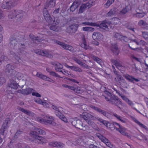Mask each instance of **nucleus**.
<instances>
[{
  "label": "nucleus",
  "instance_id": "338daca9",
  "mask_svg": "<svg viewBox=\"0 0 148 148\" xmlns=\"http://www.w3.org/2000/svg\"><path fill=\"white\" fill-rule=\"evenodd\" d=\"M121 97L122 98L123 100L125 101L126 102H127L129 99L126 97L124 96H121Z\"/></svg>",
  "mask_w": 148,
  "mask_h": 148
},
{
  "label": "nucleus",
  "instance_id": "8fccbe9b",
  "mask_svg": "<svg viewBox=\"0 0 148 148\" xmlns=\"http://www.w3.org/2000/svg\"><path fill=\"white\" fill-rule=\"evenodd\" d=\"M75 92L78 94H81L83 92V90L79 87L76 88Z\"/></svg>",
  "mask_w": 148,
  "mask_h": 148
},
{
  "label": "nucleus",
  "instance_id": "0e129e2a",
  "mask_svg": "<svg viewBox=\"0 0 148 148\" xmlns=\"http://www.w3.org/2000/svg\"><path fill=\"white\" fill-rule=\"evenodd\" d=\"M23 132L22 131H21L20 130H18L17 132L15 134V136H18L19 135L22 134Z\"/></svg>",
  "mask_w": 148,
  "mask_h": 148
},
{
  "label": "nucleus",
  "instance_id": "20e7f679",
  "mask_svg": "<svg viewBox=\"0 0 148 148\" xmlns=\"http://www.w3.org/2000/svg\"><path fill=\"white\" fill-rule=\"evenodd\" d=\"M45 134V132L44 130L38 128H35L34 131H31L30 132V135L34 138L32 141L36 143H39L40 142H42V143H45L46 140L45 138L37 135V134L44 135Z\"/></svg>",
  "mask_w": 148,
  "mask_h": 148
},
{
  "label": "nucleus",
  "instance_id": "6e6d98bb",
  "mask_svg": "<svg viewBox=\"0 0 148 148\" xmlns=\"http://www.w3.org/2000/svg\"><path fill=\"white\" fill-rule=\"evenodd\" d=\"M5 79L3 77H0V86L5 82Z\"/></svg>",
  "mask_w": 148,
  "mask_h": 148
},
{
  "label": "nucleus",
  "instance_id": "f257e3e1",
  "mask_svg": "<svg viewBox=\"0 0 148 148\" xmlns=\"http://www.w3.org/2000/svg\"><path fill=\"white\" fill-rule=\"evenodd\" d=\"M11 37L10 40V46L12 47H14L13 51L11 52V55L13 57V62L14 64L13 65H11L10 64H7L6 66L5 72L6 74L10 75L13 77H18V75L21 74L14 70L15 68L16 64H21L23 62L21 58L24 55V50L25 49V45L24 44H21L19 47L18 44V40H19V42L21 41H24V37L22 35H20L18 36V34L16 33L14 34Z\"/></svg>",
  "mask_w": 148,
  "mask_h": 148
},
{
  "label": "nucleus",
  "instance_id": "f3484780",
  "mask_svg": "<svg viewBox=\"0 0 148 148\" xmlns=\"http://www.w3.org/2000/svg\"><path fill=\"white\" fill-rule=\"evenodd\" d=\"M77 25H72L68 27L67 29L68 32L69 33H75L77 29Z\"/></svg>",
  "mask_w": 148,
  "mask_h": 148
},
{
  "label": "nucleus",
  "instance_id": "3c124183",
  "mask_svg": "<svg viewBox=\"0 0 148 148\" xmlns=\"http://www.w3.org/2000/svg\"><path fill=\"white\" fill-rule=\"evenodd\" d=\"M142 35L144 38L147 40L148 41V32H144L142 33Z\"/></svg>",
  "mask_w": 148,
  "mask_h": 148
},
{
  "label": "nucleus",
  "instance_id": "f03ea898",
  "mask_svg": "<svg viewBox=\"0 0 148 148\" xmlns=\"http://www.w3.org/2000/svg\"><path fill=\"white\" fill-rule=\"evenodd\" d=\"M40 23L37 22L36 21L32 20L30 25L32 26V27L39 30L40 33H38L39 35L36 37L32 34L29 35L31 39L36 43H45L49 41V38L47 35L51 36L52 33L47 29L44 28L41 25Z\"/></svg>",
  "mask_w": 148,
  "mask_h": 148
},
{
  "label": "nucleus",
  "instance_id": "0eeeda50",
  "mask_svg": "<svg viewBox=\"0 0 148 148\" xmlns=\"http://www.w3.org/2000/svg\"><path fill=\"white\" fill-rule=\"evenodd\" d=\"M52 108L55 110V113L56 115L58 116L61 120H67V119L64 115L62 113L61 111L62 110V107H57L53 105Z\"/></svg>",
  "mask_w": 148,
  "mask_h": 148
},
{
  "label": "nucleus",
  "instance_id": "052dcab7",
  "mask_svg": "<svg viewBox=\"0 0 148 148\" xmlns=\"http://www.w3.org/2000/svg\"><path fill=\"white\" fill-rule=\"evenodd\" d=\"M115 123H116L114 122L113 123H111L110 125V127L109 128L111 129V130H112L114 129V128H116V127H115V125H117Z\"/></svg>",
  "mask_w": 148,
  "mask_h": 148
},
{
  "label": "nucleus",
  "instance_id": "f8f14e48",
  "mask_svg": "<svg viewBox=\"0 0 148 148\" xmlns=\"http://www.w3.org/2000/svg\"><path fill=\"white\" fill-rule=\"evenodd\" d=\"M15 5V3H14L12 1H4L3 3V4L1 5L2 8L3 9H9Z\"/></svg>",
  "mask_w": 148,
  "mask_h": 148
},
{
  "label": "nucleus",
  "instance_id": "774afa93",
  "mask_svg": "<svg viewBox=\"0 0 148 148\" xmlns=\"http://www.w3.org/2000/svg\"><path fill=\"white\" fill-rule=\"evenodd\" d=\"M89 148H99V147L93 144H90L89 146Z\"/></svg>",
  "mask_w": 148,
  "mask_h": 148
},
{
  "label": "nucleus",
  "instance_id": "a878e982",
  "mask_svg": "<svg viewBox=\"0 0 148 148\" xmlns=\"http://www.w3.org/2000/svg\"><path fill=\"white\" fill-rule=\"evenodd\" d=\"M92 108L95 111L101 113L106 116L107 115H108V114H109L107 112L105 111L102 110L100 108H98L97 107L92 106Z\"/></svg>",
  "mask_w": 148,
  "mask_h": 148
},
{
  "label": "nucleus",
  "instance_id": "49530a36",
  "mask_svg": "<svg viewBox=\"0 0 148 148\" xmlns=\"http://www.w3.org/2000/svg\"><path fill=\"white\" fill-rule=\"evenodd\" d=\"M3 28L2 26L0 25V43L2 41L3 36L2 35L3 33Z\"/></svg>",
  "mask_w": 148,
  "mask_h": 148
},
{
  "label": "nucleus",
  "instance_id": "393cba45",
  "mask_svg": "<svg viewBox=\"0 0 148 148\" xmlns=\"http://www.w3.org/2000/svg\"><path fill=\"white\" fill-rule=\"evenodd\" d=\"M10 84L9 85V87L12 89H16L18 88V86L16 82L13 79L10 80Z\"/></svg>",
  "mask_w": 148,
  "mask_h": 148
},
{
  "label": "nucleus",
  "instance_id": "58836bf2",
  "mask_svg": "<svg viewBox=\"0 0 148 148\" xmlns=\"http://www.w3.org/2000/svg\"><path fill=\"white\" fill-rule=\"evenodd\" d=\"M82 30L85 32H93L95 30V29L89 27H84L82 28Z\"/></svg>",
  "mask_w": 148,
  "mask_h": 148
},
{
  "label": "nucleus",
  "instance_id": "a211bd4d",
  "mask_svg": "<svg viewBox=\"0 0 148 148\" xmlns=\"http://www.w3.org/2000/svg\"><path fill=\"white\" fill-rule=\"evenodd\" d=\"M110 48L111 50L114 54L116 55L119 54V51L118 49L117 43L111 44Z\"/></svg>",
  "mask_w": 148,
  "mask_h": 148
},
{
  "label": "nucleus",
  "instance_id": "ea45409f",
  "mask_svg": "<svg viewBox=\"0 0 148 148\" xmlns=\"http://www.w3.org/2000/svg\"><path fill=\"white\" fill-rule=\"evenodd\" d=\"M116 9L115 8H113L111 9L107 14V15L108 16H111L113 15L116 12Z\"/></svg>",
  "mask_w": 148,
  "mask_h": 148
},
{
  "label": "nucleus",
  "instance_id": "c756f323",
  "mask_svg": "<svg viewBox=\"0 0 148 148\" xmlns=\"http://www.w3.org/2000/svg\"><path fill=\"white\" fill-rule=\"evenodd\" d=\"M42 124L47 125H55L56 123L53 121H39Z\"/></svg>",
  "mask_w": 148,
  "mask_h": 148
},
{
  "label": "nucleus",
  "instance_id": "680f3d73",
  "mask_svg": "<svg viewBox=\"0 0 148 148\" xmlns=\"http://www.w3.org/2000/svg\"><path fill=\"white\" fill-rule=\"evenodd\" d=\"M32 96H35L37 97H41V95L38 92H33L32 93Z\"/></svg>",
  "mask_w": 148,
  "mask_h": 148
},
{
  "label": "nucleus",
  "instance_id": "423d86ee",
  "mask_svg": "<svg viewBox=\"0 0 148 148\" xmlns=\"http://www.w3.org/2000/svg\"><path fill=\"white\" fill-rule=\"evenodd\" d=\"M105 99L107 101H110L112 105L116 106L120 108L119 106L121 105L122 103L121 100L118 97L115 96H113L111 97H110V99L108 96L103 95Z\"/></svg>",
  "mask_w": 148,
  "mask_h": 148
},
{
  "label": "nucleus",
  "instance_id": "1a4fd4ad",
  "mask_svg": "<svg viewBox=\"0 0 148 148\" xmlns=\"http://www.w3.org/2000/svg\"><path fill=\"white\" fill-rule=\"evenodd\" d=\"M92 2L89 1L86 3H82L80 7L78 12V14H81L83 13L87 8H90L93 5Z\"/></svg>",
  "mask_w": 148,
  "mask_h": 148
},
{
  "label": "nucleus",
  "instance_id": "bf43d9fd",
  "mask_svg": "<svg viewBox=\"0 0 148 148\" xmlns=\"http://www.w3.org/2000/svg\"><path fill=\"white\" fill-rule=\"evenodd\" d=\"M64 79H66L69 80L70 81H72V82H74V83H76L77 84L78 83V82L75 79H71L69 78L68 77H66L65 76H64Z\"/></svg>",
  "mask_w": 148,
  "mask_h": 148
},
{
  "label": "nucleus",
  "instance_id": "864d4df0",
  "mask_svg": "<svg viewBox=\"0 0 148 148\" xmlns=\"http://www.w3.org/2000/svg\"><path fill=\"white\" fill-rule=\"evenodd\" d=\"M93 59L99 64H100L101 62V60L96 56H93Z\"/></svg>",
  "mask_w": 148,
  "mask_h": 148
},
{
  "label": "nucleus",
  "instance_id": "4d7b16f0",
  "mask_svg": "<svg viewBox=\"0 0 148 148\" xmlns=\"http://www.w3.org/2000/svg\"><path fill=\"white\" fill-rule=\"evenodd\" d=\"M61 72L63 74L66 76H68L69 75V74L68 71L65 70L64 69H62L61 71Z\"/></svg>",
  "mask_w": 148,
  "mask_h": 148
},
{
  "label": "nucleus",
  "instance_id": "f704fd0d",
  "mask_svg": "<svg viewBox=\"0 0 148 148\" xmlns=\"http://www.w3.org/2000/svg\"><path fill=\"white\" fill-rule=\"evenodd\" d=\"M18 110L25 114L29 115H32V114H34V113L32 112H31L29 110H25V109L21 107H19L18 108Z\"/></svg>",
  "mask_w": 148,
  "mask_h": 148
},
{
  "label": "nucleus",
  "instance_id": "4c0bfd02",
  "mask_svg": "<svg viewBox=\"0 0 148 148\" xmlns=\"http://www.w3.org/2000/svg\"><path fill=\"white\" fill-rule=\"evenodd\" d=\"M36 76L38 77L45 80H48V79H49L48 77H47L46 76L38 72L36 74Z\"/></svg>",
  "mask_w": 148,
  "mask_h": 148
},
{
  "label": "nucleus",
  "instance_id": "603ef678",
  "mask_svg": "<svg viewBox=\"0 0 148 148\" xmlns=\"http://www.w3.org/2000/svg\"><path fill=\"white\" fill-rule=\"evenodd\" d=\"M113 63H114V64L118 69H119V67H121V65L120 64V63L116 60H114Z\"/></svg>",
  "mask_w": 148,
  "mask_h": 148
},
{
  "label": "nucleus",
  "instance_id": "39448f33",
  "mask_svg": "<svg viewBox=\"0 0 148 148\" xmlns=\"http://www.w3.org/2000/svg\"><path fill=\"white\" fill-rule=\"evenodd\" d=\"M25 14V12L20 10L17 11L12 10L10 12L8 15V17L9 19H12L16 17L18 18L17 19L18 21L21 22L22 21V20L23 16Z\"/></svg>",
  "mask_w": 148,
  "mask_h": 148
},
{
  "label": "nucleus",
  "instance_id": "37998d69",
  "mask_svg": "<svg viewBox=\"0 0 148 148\" xmlns=\"http://www.w3.org/2000/svg\"><path fill=\"white\" fill-rule=\"evenodd\" d=\"M134 121L136 123L138 124L141 127L144 128L147 132H148V128L146 126L144 125L141 123L139 121Z\"/></svg>",
  "mask_w": 148,
  "mask_h": 148
},
{
  "label": "nucleus",
  "instance_id": "dca6fc26",
  "mask_svg": "<svg viewBox=\"0 0 148 148\" xmlns=\"http://www.w3.org/2000/svg\"><path fill=\"white\" fill-rule=\"evenodd\" d=\"M81 38L82 41L79 43L80 46L85 50L89 49L90 47L86 44L84 35H82L81 37Z\"/></svg>",
  "mask_w": 148,
  "mask_h": 148
},
{
  "label": "nucleus",
  "instance_id": "473e14b6",
  "mask_svg": "<svg viewBox=\"0 0 148 148\" xmlns=\"http://www.w3.org/2000/svg\"><path fill=\"white\" fill-rule=\"evenodd\" d=\"M129 9L128 6H126L125 7L123 8L119 12V14L120 15H124L126 14L129 10Z\"/></svg>",
  "mask_w": 148,
  "mask_h": 148
},
{
  "label": "nucleus",
  "instance_id": "cd10ccee",
  "mask_svg": "<svg viewBox=\"0 0 148 148\" xmlns=\"http://www.w3.org/2000/svg\"><path fill=\"white\" fill-rule=\"evenodd\" d=\"M66 67L69 69H70L73 71L78 72H80L82 71V69L78 67H77L75 66H69L68 65H67Z\"/></svg>",
  "mask_w": 148,
  "mask_h": 148
},
{
  "label": "nucleus",
  "instance_id": "e2e57ef3",
  "mask_svg": "<svg viewBox=\"0 0 148 148\" xmlns=\"http://www.w3.org/2000/svg\"><path fill=\"white\" fill-rule=\"evenodd\" d=\"M86 121L90 126L92 127H93L94 126L95 124L92 121Z\"/></svg>",
  "mask_w": 148,
  "mask_h": 148
},
{
  "label": "nucleus",
  "instance_id": "de8ad7c7",
  "mask_svg": "<svg viewBox=\"0 0 148 148\" xmlns=\"http://www.w3.org/2000/svg\"><path fill=\"white\" fill-rule=\"evenodd\" d=\"M96 135V136L98 137L102 142L106 138L105 137L99 133H97Z\"/></svg>",
  "mask_w": 148,
  "mask_h": 148
},
{
  "label": "nucleus",
  "instance_id": "7ed1b4c3",
  "mask_svg": "<svg viewBox=\"0 0 148 148\" xmlns=\"http://www.w3.org/2000/svg\"><path fill=\"white\" fill-rule=\"evenodd\" d=\"M46 4L45 5L43 11V14L45 19L46 21L49 23V25L51 24V25L50 27V29L53 31L56 32H58L60 29V27L58 26L59 22L56 21L55 20H53L52 18L49 14L48 11L47 10V6Z\"/></svg>",
  "mask_w": 148,
  "mask_h": 148
},
{
  "label": "nucleus",
  "instance_id": "13d9d810",
  "mask_svg": "<svg viewBox=\"0 0 148 148\" xmlns=\"http://www.w3.org/2000/svg\"><path fill=\"white\" fill-rule=\"evenodd\" d=\"M87 108L88 106L85 104H83L81 106V109L84 111L87 110Z\"/></svg>",
  "mask_w": 148,
  "mask_h": 148
},
{
  "label": "nucleus",
  "instance_id": "5701e85b",
  "mask_svg": "<svg viewBox=\"0 0 148 148\" xmlns=\"http://www.w3.org/2000/svg\"><path fill=\"white\" fill-rule=\"evenodd\" d=\"M125 78L127 80L130 82H133V81H135L136 82H138L139 81L138 79L135 78L127 74L124 75Z\"/></svg>",
  "mask_w": 148,
  "mask_h": 148
},
{
  "label": "nucleus",
  "instance_id": "c85d7f7f",
  "mask_svg": "<svg viewBox=\"0 0 148 148\" xmlns=\"http://www.w3.org/2000/svg\"><path fill=\"white\" fill-rule=\"evenodd\" d=\"M78 2L75 1L72 4V5L70 8V10L72 12L75 11L76 9L77 8L78 6Z\"/></svg>",
  "mask_w": 148,
  "mask_h": 148
},
{
  "label": "nucleus",
  "instance_id": "e433bc0d",
  "mask_svg": "<svg viewBox=\"0 0 148 148\" xmlns=\"http://www.w3.org/2000/svg\"><path fill=\"white\" fill-rule=\"evenodd\" d=\"M44 119H40L39 120H54V117L52 116H50L48 115H45L44 117Z\"/></svg>",
  "mask_w": 148,
  "mask_h": 148
},
{
  "label": "nucleus",
  "instance_id": "ddd939ff",
  "mask_svg": "<svg viewBox=\"0 0 148 148\" xmlns=\"http://www.w3.org/2000/svg\"><path fill=\"white\" fill-rule=\"evenodd\" d=\"M114 36L117 39L123 42H128L129 40L126 36H122L118 33H115Z\"/></svg>",
  "mask_w": 148,
  "mask_h": 148
},
{
  "label": "nucleus",
  "instance_id": "2eb2a0df",
  "mask_svg": "<svg viewBox=\"0 0 148 148\" xmlns=\"http://www.w3.org/2000/svg\"><path fill=\"white\" fill-rule=\"evenodd\" d=\"M9 123L8 121H5L3 123L0 130V134L1 135L3 136L5 132L7 131L9 127Z\"/></svg>",
  "mask_w": 148,
  "mask_h": 148
},
{
  "label": "nucleus",
  "instance_id": "6ab92c4d",
  "mask_svg": "<svg viewBox=\"0 0 148 148\" xmlns=\"http://www.w3.org/2000/svg\"><path fill=\"white\" fill-rule=\"evenodd\" d=\"M49 146L55 147L62 148L64 147V145L60 142L54 141L49 143Z\"/></svg>",
  "mask_w": 148,
  "mask_h": 148
},
{
  "label": "nucleus",
  "instance_id": "6e6552de",
  "mask_svg": "<svg viewBox=\"0 0 148 148\" xmlns=\"http://www.w3.org/2000/svg\"><path fill=\"white\" fill-rule=\"evenodd\" d=\"M50 52L51 51L48 50H42L38 49L35 51V53L36 54L49 58H51L53 57Z\"/></svg>",
  "mask_w": 148,
  "mask_h": 148
},
{
  "label": "nucleus",
  "instance_id": "c03bdc74",
  "mask_svg": "<svg viewBox=\"0 0 148 148\" xmlns=\"http://www.w3.org/2000/svg\"><path fill=\"white\" fill-rule=\"evenodd\" d=\"M147 23L143 20H140L138 23V25L140 26H143L145 27Z\"/></svg>",
  "mask_w": 148,
  "mask_h": 148
},
{
  "label": "nucleus",
  "instance_id": "5fc2aeb1",
  "mask_svg": "<svg viewBox=\"0 0 148 148\" xmlns=\"http://www.w3.org/2000/svg\"><path fill=\"white\" fill-rule=\"evenodd\" d=\"M35 101L38 104H42L43 101L40 98H37L34 99Z\"/></svg>",
  "mask_w": 148,
  "mask_h": 148
},
{
  "label": "nucleus",
  "instance_id": "4468645a",
  "mask_svg": "<svg viewBox=\"0 0 148 148\" xmlns=\"http://www.w3.org/2000/svg\"><path fill=\"white\" fill-rule=\"evenodd\" d=\"M80 117L84 120H91L94 119V117L90 114L86 112H83L82 114L80 115Z\"/></svg>",
  "mask_w": 148,
  "mask_h": 148
},
{
  "label": "nucleus",
  "instance_id": "69168bd1",
  "mask_svg": "<svg viewBox=\"0 0 148 148\" xmlns=\"http://www.w3.org/2000/svg\"><path fill=\"white\" fill-rule=\"evenodd\" d=\"M104 93L106 95H106H107V96L108 97H110V96H112L111 93L109 91H107L106 90L104 91Z\"/></svg>",
  "mask_w": 148,
  "mask_h": 148
},
{
  "label": "nucleus",
  "instance_id": "b1692460",
  "mask_svg": "<svg viewBox=\"0 0 148 148\" xmlns=\"http://www.w3.org/2000/svg\"><path fill=\"white\" fill-rule=\"evenodd\" d=\"M103 36L99 32H94L92 35V37L94 40L101 39L103 38Z\"/></svg>",
  "mask_w": 148,
  "mask_h": 148
},
{
  "label": "nucleus",
  "instance_id": "7c9ffc66",
  "mask_svg": "<svg viewBox=\"0 0 148 148\" xmlns=\"http://www.w3.org/2000/svg\"><path fill=\"white\" fill-rule=\"evenodd\" d=\"M146 15V13L144 12H137L136 14H133V16L138 18H142Z\"/></svg>",
  "mask_w": 148,
  "mask_h": 148
},
{
  "label": "nucleus",
  "instance_id": "412c9836",
  "mask_svg": "<svg viewBox=\"0 0 148 148\" xmlns=\"http://www.w3.org/2000/svg\"><path fill=\"white\" fill-rule=\"evenodd\" d=\"M34 90L32 88H28L20 90V92L24 95H28L31 93Z\"/></svg>",
  "mask_w": 148,
  "mask_h": 148
},
{
  "label": "nucleus",
  "instance_id": "a18cd8bd",
  "mask_svg": "<svg viewBox=\"0 0 148 148\" xmlns=\"http://www.w3.org/2000/svg\"><path fill=\"white\" fill-rule=\"evenodd\" d=\"M82 24L85 25H88L91 26H94L95 23L89 22H83Z\"/></svg>",
  "mask_w": 148,
  "mask_h": 148
},
{
  "label": "nucleus",
  "instance_id": "4be33fe9",
  "mask_svg": "<svg viewBox=\"0 0 148 148\" xmlns=\"http://www.w3.org/2000/svg\"><path fill=\"white\" fill-rule=\"evenodd\" d=\"M109 22L110 23V25H115L117 24H121L120 19L117 17L112 18L110 19V21H109Z\"/></svg>",
  "mask_w": 148,
  "mask_h": 148
},
{
  "label": "nucleus",
  "instance_id": "c9c22d12",
  "mask_svg": "<svg viewBox=\"0 0 148 148\" xmlns=\"http://www.w3.org/2000/svg\"><path fill=\"white\" fill-rule=\"evenodd\" d=\"M115 0H108L106 3L104 5V6L106 8H108Z\"/></svg>",
  "mask_w": 148,
  "mask_h": 148
},
{
  "label": "nucleus",
  "instance_id": "aec40b11",
  "mask_svg": "<svg viewBox=\"0 0 148 148\" xmlns=\"http://www.w3.org/2000/svg\"><path fill=\"white\" fill-rule=\"evenodd\" d=\"M115 124L117 125L119 127V128H116V130L122 134L123 135H125V136H127L128 134L125 131L126 130V129L124 128L123 127L121 126L118 123H115Z\"/></svg>",
  "mask_w": 148,
  "mask_h": 148
},
{
  "label": "nucleus",
  "instance_id": "79ce46f5",
  "mask_svg": "<svg viewBox=\"0 0 148 148\" xmlns=\"http://www.w3.org/2000/svg\"><path fill=\"white\" fill-rule=\"evenodd\" d=\"M73 60L76 62L78 64L82 66H84L85 64V63L82 62L80 60L77 59L76 58L74 57L73 58Z\"/></svg>",
  "mask_w": 148,
  "mask_h": 148
},
{
  "label": "nucleus",
  "instance_id": "9d476101",
  "mask_svg": "<svg viewBox=\"0 0 148 148\" xmlns=\"http://www.w3.org/2000/svg\"><path fill=\"white\" fill-rule=\"evenodd\" d=\"M110 23L109 22V21L105 20L103 21L100 24H98L95 23V25L94 26L99 27L106 31H108L109 30L108 25H110Z\"/></svg>",
  "mask_w": 148,
  "mask_h": 148
},
{
  "label": "nucleus",
  "instance_id": "72a5a7b5",
  "mask_svg": "<svg viewBox=\"0 0 148 148\" xmlns=\"http://www.w3.org/2000/svg\"><path fill=\"white\" fill-rule=\"evenodd\" d=\"M102 142L105 143L107 147L110 148L113 147L112 144L106 137Z\"/></svg>",
  "mask_w": 148,
  "mask_h": 148
},
{
  "label": "nucleus",
  "instance_id": "bb28decb",
  "mask_svg": "<svg viewBox=\"0 0 148 148\" xmlns=\"http://www.w3.org/2000/svg\"><path fill=\"white\" fill-rule=\"evenodd\" d=\"M46 71L50 73V75L55 76L61 78H64V77H61L58 74L56 73L55 72L51 71V69L49 68H47L46 69Z\"/></svg>",
  "mask_w": 148,
  "mask_h": 148
},
{
  "label": "nucleus",
  "instance_id": "a19ab883",
  "mask_svg": "<svg viewBox=\"0 0 148 148\" xmlns=\"http://www.w3.org/2000/svg\"><path fill=\"white\" fill-rule=\"evenodd\" d=\"M56 0H50L47 7L49 8H53L56 4Z\"/></svg>",
  "mask_w": 148,
  "mask_h": 148
},
{
  "label": "nucleus",
  "instance_id": "09e8293b",
  "mask_svg": "<svg viewBox=\"0 0 148 148\" xmlns=\"http://www.w3.org/2000/svg\"><path fill=\"white\" fill-rule=\"evenodd\" d=\"M101 123L106 126L107 127L110 128L111 123L108 122L107 121H101Z\"/></svg>",
  "mask_w": 148,
  "mask_h": 148
},
{
  "label": "nucleus",
  "instance_id": "2f4dec72",
  "mask_svg": "<svg viewBox=\"0 0 148 148\" xmlns=\"http://www.w3.org/2000/svg\"><path fill=\"white\" fill-rule=\"evenodd\" d=\"M55 70L61 72L63 68V65L59 63H56L55 64Z\"/></svg>",
  "mask_w": 148,
  "mask_h": 148
},
{
  "label": "nucleus",
  "instance_id": "9b49d317",
  "mask_svg": "<svg viewBox=\"0 0 148 148\" xmlns=\"http://www.w3.org/2000/svg\"><path fill=\"white\" fill-rule=\"evenodd\" d=\"M54 42L57 44L60 45L64 49L72 52L73 50V48L71 46L67 45L65 43L55 40H54Z\"/></svg>",
  "mask_w": 148,
  "mask_h": 148
}]
</instances>
